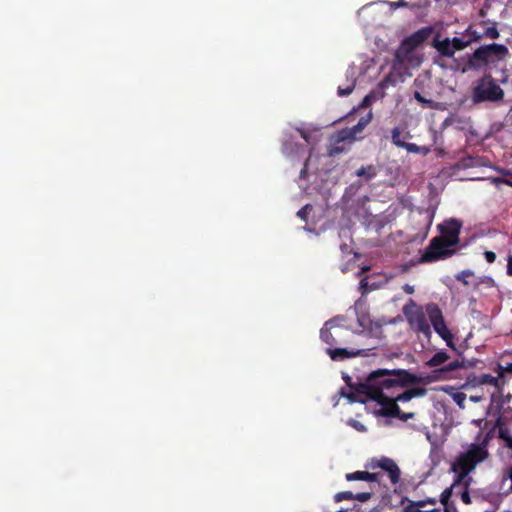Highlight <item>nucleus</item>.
<instances>
[{
	"instance_id": "f257e3e1",
	"label": "nucleus",
	"mask_w": 512,
	"mask_h": 512,
	"mask_svg": "<svg viewBox=\"0 0 512 512\" xmlns=\"http://www.w3.org/2000/svg\"><path fill=\"white\" fill-rule=\"evenodd\" d=\"M419 378L405 369H378L369 374L364 382L350 385L351 393L347 398L351 402L365 403L367 400L376 401L382 406L380 414L394 417L400 414V408L394 397L387 396L384 389H394L415 384Z\"/></svg>"
},
{
	"instance_id": "f03ea898",
	"label": "nucleus",
	"mask_w": 512,
	"mask_h": 512,
	"mask_svg": "<svg viewBox=\"0 0 512 512\" xmlns=\"http://www.w3.org/2000/svg\"><path fill=\"white\" fill-rule=\"evenodd\" d=\"M461 227V222L456 219H451L444 224L438 225L440 235L430 240L429 245L420 258V262H434L454 255L456 253L455 246L460 242Z\"/></svg>"
},
{
	"instance_id": "7ed1b4c3",
	"label": "nucleus",
	"mask_w": 512,
	"mask_h": 512,
	"mask_svg": "<svg viewBox=\"0 0 512 512\" xmlns=\"http://www.w3.org/2000/svg\"><path fill=\"white\" fill-rule=\"evenodd\" d=\"M504 98V90L490 75L485 74L475 81L471 91V101L473 104L496 103Z\"/></svg>"
},
{
	"instance_id": "20e7f679",
	"label": "nucleus",
	"mask_w": 512,
	"mask_h": 512,
	"mask_svg": "<svg viewBox=\"0 0 512 512\" xmlns=\"http://www.w3.org/2000/svg\"><path fill=\"white\" fill-rule=\"evenodd\" d=\"M432 33L433 28L426 26L405 37L394 54L393 68L396 69L410 62L413 51L428 40Z\"/></svg>"
},
{
	"instance_id": "39448f33",
	"label": "nucleus",
	"mask_w": 512,
	"mask_h": 512,
	"mask_svg": "<svg viewBox=\"0 0 512 512\" xmlns=\"http://www.w3.org/2000/svg\"><path fill=\"white\" fill-rule=\"evenodd\" d=\"M403 313L414 332L422 333L426 338H430L432 333L430 324L420 306H417L413 300H410V303L403 307Z\"/></svg>"
},
{
	"instance_id": "423d86ee",
	"label": "nucleus",
	"mask_w": 512,
	"mask_h": 512,
	"mask_svg": "<svg viewBox=\"0 0 512 512\" xmlns=\"http://www.w3.org/2000/svg\"><path fill=\"white\" fill-rule=\"evenodd\" d=\"M426 312L435 332L446 342L449 347L454 348L453 335L446 325L439 306L435 303L427 304Z\"/></svg>"
},
{
	"instance_id": "0eeeda50",
	"label": "nucleus",
	"mask_w": 512,
	"mask_h": 512,
	"mask_svg": "<svg viewBox=\"0 0 512 512\" xmlns=\"http://www.w3.org/2000/svg\"><path fill=\"white\" fill-rule=\"evenodd\" d=\"M508 48L503 44L492 43L477 48L473 53V59L486 64L489 58L496 55L502 59L508 54Z\"/></svg>"
},
{
	"instance_id": "6e6552de",
	"label": "nucleus",
	"mask_w": 512,
	"mask_h": 512,
	"mask_svg": "<svg viewBox=\"0 0 512 512\" xmlns=\"http://www.w3.org/2000/svg\"><path fill=\"white\" fill-rule=\"evenodd\" d=\"M337 318L328 320L320 330L321 340L328 344L331 348L338 343L336 337H340L344 328L335 324Z\"/></svg>"
},
{
	"instance_id": "1a4fd4ad",
	"label": "nucleus",
	"mask_w": 512,
	"mask_h": 512,
	"mask_svg": "<svg viewBox=\"0 0 512 512\" xmlns=\"http://www.w3.org/2000/svg\"><path fill=\"white\" fill-rule=\"evenodd\" d=\"M372 467H379L386 471L392 484L395 485L400 481L401 471L393 459L383 456Z\"/></svg>"
},
{
	"instance_id": "9d476101",
	"label": "nucleus",
	"mask_w": 512,
	"mask_h": 512,
	"mask_svg": "<svg viewBox=\"0 0 512 512\" xmlns=\"http://www.w3.org/2000/svg\"><path fill=\"white\" fill-rule=\"evenodd\" d=\"M462 454L470 461H472L476 466L489 456L487 448L479 446L477 443L471 444L469 449Z\"/></svg>"
},
{
	"instance_id": "9b49d317",
	"label": "nucleus",
	"mask_w": 512,
	"mask_h": 512,
	"mask_svg": "<svg viewBox=\"0 0 512 512\" xmlns=\"http://www.w3.org/2000/svg\"><path fill=\"white\" fill-rule=\"evenodd\" d=\"M327 354L333 361H342L347 358H353L361 355H366L363 350H348L346 348H327Z\"/></svg>"
},
{
	"instance_id": "f8f14e48",
	"label": "nucleus",
	"mask_w": 512,
	"mask_h": 512,
	"mask_svg": "<svg viewBox=\"0 0 512 512\" xmlns=\"http://www.w3.org/2000/svg\"><path fill=\"white\" fill-rule=\"evenodd\" d=\"M432 47H434L437 52L443 56V57H447V58H451L454 56L455 54V51L453 50V48L451 47L452 44L450 42V39L449 38H445L444 40H440L439 39V35H437L433 41H432Z\"/></svg>"
},
{
	"instance_id": "ddd939ff",
	"label": "nucleus",
	"mask_w": 512,
	"mask_h": 512,
	"mask_svg": "<svg viewBox=\"0 0 512 512\" xmlns=\"http://www.w3.org/2000/svg\"><path fill=\"white\" fill-rule=\"evenodd\" d=\"M494 429H498V437L505 442V446L509 449H512V436L502 417L497 418Z\"/></svg>"
},
{
	"instance_id": "4468645a",
	"label": "nucleus",
	"mask_w": 512,
	"mask_h": 512,
	"mask_svg": "<svg viewBox=\"0 0 512 512\" xmlns=\"http://www.w3.org/2000/svg\"><path fill=\"white\" fill-rule=\"evenodd\" d=\"M476 468V465L466 458L463 454H459L455 461L451 464V471L462 470L471 473Z\"/></svg>"
},
{
	"instance_id": "2eb2a0df",
	"label": "nucleus",
	"mask_w": 512,
	"mask_h": 512,
	"mask_svg": "<svg viewBox=\"0 0 512 512\" xmlns=\"http://www.w3.org/2000/svg\"><path fill=\"white\" fill-rule=\"evenodd\" d=\"M426 394V390L424 388H412L404 391L403 393L398 394L395 396V400L398 402H407L410 401L414 397H421Z\"/></svg>"
},
{
	"instance_id": "dca6fc26",
	"label": "nucleus",
	"mask_w": 512,
	"mask_h": 512,
	"mask_svg": "<svg viewBox=\"0 0 512 512\" xmlns=\"http://www.w3.org/2000/svg\"><path fill=\"white\" fill-rule=\"evenodd\" d=\"M456 473V476L454 478V481L452 483V488H456L457 486H463V488H469L472 484V478L469 476L470 473L462 471V470H456L453 471Z\"/></svg>"
},
{
	"instance_id": "f3484780",
	"label": "nucleus",
	"mask_w": 512,
	"mask_h": 512,
	"mask_svg": "<svg viewBox=\"0 0 512 512\" xmlns=\"http://www.w3.org/2000/svg\"><path fill=\"white\" fill-rule=\"evenodd\" d=\"M499 377H494L491 374H482L479 376H474V378L471 380V383L474 386H481V385H491L494 387L498 386Z\"/></svg>"
},
{
	"instance_id": "a211bd4d",
	"label": "nucleus",
	"mask_w": 512,
	"mask_h": 512,
	"mask_svg": "<svg viewBox=\"0 0 512 512\" xmlns=\"http://www.w3.org/2000/svg\"><path fill=\"white\" fill-rule=\"evenodd\" d=\"M408 138H411L410 133L407 132L404 136H402V130L400 127H394L391 130V141L395 146L399 148L403 147V145L405 144L404 139Z\"/></svg>"
},
{
	"instance_id": "6ab92c4d",
	"label": "nucleus",
	"mask_w": 512,
	"mask_h": 512,
	"mask_svg": "<svg viewBox=\"0 0 512 512\" xmlns=\"http://www.w3.org/2000/svg\"><path fill=\"white\" fill-rule=\"evenodd\" d=\"M449 359V355L445 351H439L435 353L427 362L426 365L429 367H437L444 364Z\"/></svg>"
},
{
	"instance_id": "aec40b11",
	"label": "nucleus",
	"mask_w": 512,
	"mask_h": 512,
	"mask_svg": "<svg viewBox=\"0 0 512 512\" xmlns=\"http://www.w3.org/2000/svg\"><path fill=\"white\" fill-rule=\"evenodd\" d=\"M402 68V66H398L396 69H394L392 67V71L390 73H388L383 79L382 81L380 82V87L381 88H388L389 86H394L396 85L397 81H398V75L396 74V71L397 70H400Z\"/></svg>"
},
{
	"instance_id": "412c9836",
	"label": "nucleus",
	"mask_w": 512,
	"mask_h": 512,
	"mask_svg": "<svg viewBox=\"0 0 512 512\" xmlns=\"http://www.w3.org/2000/svg\"><path fill=\"white\" fill-rule=\"evenodd\" d=\"M377 174L376 168L373 165L361 167L356 171V175L359 177H365L367 180L374 178Z\"/></svg>"
},
{
	"instance_id": "4be33fe9",
	"label": "nucleus",
	"mask_w": 512,
	"mask_h": 512,
	"mask_svg": "<svg viewBox=\"0 0 512 512\" xmlns=\"http://www.w3.org/2000/svg\"><path fill=\"white\" fill-rule=\"evenodd\" d=\"M356 138L351 128L342 129L337 133L334 139L337 140V143H343L345 141H352Z\"/></svg>"
},
{
	"instance_id": "5701e85b",
	"label": "nucleus",
	"mask_w": 512,
	"mask_h": 512,
	"mask_svg": "<svg viewBox=\"0 0 512 512\" xmlns=\"http://www.w3.org/2000/svg\"><path fill=\"white\" fill-rule=\"evenodd\" d=\"M371 117V113H369L367 116L362 117L356 125L351 127V130L353 131L355 136H357V134L361 133L364 130V128L371 121Z\"/></svg>"
},
{
	"instance_id": "b1692460",
	"label": "nucleus",
	"mask_w": 512,
	"mask_h": 512,
	"mask_svg": "<svg viewBox=\"0 0 512 512\" xmlns=\"http://www.w3.org/2000/svg\"><path fill=\"white\" fill-rule=\"evenodd\" d=\"M455 488H452V486L446 488L440 495V502L444 505V508H452L454 506L453 504H449V500L453 494Z\"/></svg>"
},
{
	"instance_id": "393cba45",
	"label": "nucleus",
	"mask_w": 512,
	"mask_h": 512,
	"mask_svg": "<svg viewBox=\"0 0 512 512\" xmlns=\"http://www.w3.org/2000/svg\"><path fill=\"white\" fill-rule=\"evenodd\" d=\"M355 84H356L355 79L349 80V83L345 87H343V86L338 87L337 94L341 97L350 95L355 88Z\"/></svg>"
},
{
	"instance_id": "a878e982",
	"label": "nucleus",
	"mask_w": 512,
	"mask_h": 512,
	"mask_svg": "<svg viewBox=\"0 0 512 512\" xmlns=\"http://www.w3.org/2000/svg\"><path fill=\"white\" fill-rule=\"evenodd\" d=\"M367 471H355L352 473H347L345 478L347 481H366Z\"/></svg>"
},
{
	"instance_id": "bb28decb",
	"label": "nucleus",
	"mask_w": 512,
	"mask_h": 512,
	"mask_svg": "<svg viewBox=\"0 0 512 512\" xmlns=\"http://www.w3.org/2000/svg\"><path fill=\"white\" fill-rule=\"evenodd\" d=\"M414 98L421 104L429 107V108H436L437 105L432 99H427L424 96L421 95L420 92L415 91L414 92Z\"/></svg>"
},
{
	"instance_id": "cd10ccee",
	"label": "nucleus",
	"mask_w": 512,
	"mask_h": 512,
	"mask_svg": "<svg viewBox=\"0 0 512 512\" xmlns=\"http://www.w3.org/2000/svg\"><path fill=\"white\" fill-rule=\"evenodd\" d=\"M450 42L452 44L451 47L453 48V50L455 52L463 50L465 47H467L470 44V41H463L462 39H460L458 37H454L452 40H450Z\"/></svg>"
},
{
	"instance_id": "c85d7f7f",
	"label": "nucleus",
	"mask_w": 512,
	"mask_h": 512,
	"mask_svg": "<svg viewBox=\"0 0 512 512\" xmlns=\"http://www.w3.org/2000/svg\"><path fill=\"white\" fill-rule=\"evenodd\" d=\"M341 143H337L336 139L332 140V144L328 148L329 156H336L344 151V147L340 146Z\"/></svg>"
},
{
	"instance_id": "c756f323",
	"label": "nucleus",
	"mask_w": 512,
	"mask_h": 512,
	"mask_svg": "<svg viewBox=\"0 0 512 512\" xmlns=\"http://www.w3.org/2000/svg\"><path fill=\"white\" fill-rule=\"evenodd\" d=\"M462 365L458 360H455L453 362H450L447 366L435 371L438 374H446L448 372L454 371L458 368H460Z\"/></svg>"
},
{
	"instance_id": "7c9ffc66",
	"label": "nucleus",
	"mask_w": 512,
	"mask_h": 512,
	"mask_svg": "<svg viewBox=\"0 0 512 512\" xmlns=\"http://www.w3.org/2000/svg\"><path fill=\"white\" fill-rule=\"evenodd\" d=\"M453 401L458 405L459 408H465L466 394L463 392H455L452 394Z\"/></svg>"
},
{
	"instance_id": "2f4dec72",
	"label": "nucleus",
	"mask_w": 512,
	"mask_h": 512,
	"mask_svg": "<svg viewBox=\"0 0 512 512\" xmlns=\"http://www.w3.org/2000/svg\"><path fill=\"white\" fill-rule=\"evenodd\" d=\"M335 502H341L343 500H354V494L351 491L338 492L334 496Z\"/></svg>"
},
{
	"instance_id": "473e14b6",
	"label": "nucleus",
	"mask_w": 512,
	"mask_h": 512,
	"mask_svg": "<svg viewBox=\"0 0 512 512\" xmlns=\"http://www.w3.org/2000/svg\"><path fill=\"white\" fill-rule=\"evenodd\" d=\"M483 36L490 39H498L500 37V33L495 25L487 27L483 33Z\"/></svg>"
},
{
	"instance_id": "72a5a7b5",
	"label": "nucleus",
	"mask_w": 512,
	"mask_h": 512,
	"mask_svg": "<svg viewBox=\"0 0 512 512\" xmlns=\"http://www.w3.org/2000/svg\"><path fill=\"white\" fill-rule=\"evenodd\" d=\"M473 276V272L470 270H463L456 275V280L467 285V278Z\"/></svg>"
},
{
	"instance_id": "f704fd0d",
	"label": "nucleus",
	"mask_w": 512,
	"mask_h": 512,
	"mask_svg": "<svg viewBox=\"0 0 512 512\" xmlns=\"http://www.w3.org/2000/svg\"><path fill=\"white\" fill-rule=\"evenodd\" d=\"M497 373L499 378H503L505 373L512 374V363H509L507 366H502L501 364L497 365Z\"/></svg>"
},
{
	"instance_id": "c9c22d12",
	"label": "nucleus",
	"mask_w": 512,
	"mask_h": 512,
	"mask_svg": "<svg viewBox=\"0 0 512 512\" xmlns=\"http://www.w3.org/2000/svg\"><path fill=\"white\" fill-rule=\"evenodd\" d=\"M311 210H312V206L307 204L304 207H302L300 210H298L297 216L300 219H302L303 221H307L308 214L310 213Z\"/></svg>"
},
{
	"instance_id": "e433bc0d",
	"label": "nucleus",
	"mask_w": 512,
	"mask_h": 512,
	"mask_svg": "<svg viewBox=\"0 0 512 512\" xmlns=\"http://www.w3.org/2000/svg\"><path fill=\"white\" fill-rule=\"evenodd\" d=\"M372 498V492H360L354 494V500H358L359 502H367Z\"/></svg>"
},
{
	"instance_id": "4c0bfd02",
	"label": "nucleus",
	"mask_w": 512,
	"mask_h": 512,
	"mask_svg": "<svg viewBox=\"0 0 512 512\" xmlns=\"http://www.w3.org/2000/svg\"><path fill=\"white\" fill-rule=\"evenodd\" d=\"M410 504L415 505L417 507H424L427 504H432V505L436 504V499H434V498H427L425 500H419L417 502L411 501Z\"/></svg>"
},
{
	"instance_id": "58836bf2",
	"label": "nucleus",
	"mask_w": 512,
	"mask_h": 512,
	"mask_svg": "<svg viewBox=\"0 0 512 512\" xmlns=\"http://www.w3.org/2000/svg\"><path fill=\"white\" fill-rule=\"evenodd\" d=\"M404 149L407 150V152L409 153H418L420 152V146L414 144V143H408V142H405V144L403 145Z\"/></svg>"
},
{
	"instance_id": "ea45409f",
	"label": "nucleus",
	"mask_w": 512,
	"mask_h": 512,
	"mask_svg": "<svg viewBox=\"0 0 512 512\" xmlns=\"http://www.w3.org/2000/svg\"><path fill=\"white\" fill-rule=\"evenodd\" d=\"M419 508H420V507H417V506H415V505L409 504V505H407V506L404 508L403 512H437V511H438L437 509H432V510H430V511H422V510H420Z\"/></svg>"
},
{
	"instance_id": "a19ab883",
	"label": "nucleus",
	"mask_w": 512,
	"mask_h": 512,
	"mask_svg": "<svg viewBox=\"0 0 512 512\" xmlns=\"http://www.w3.org/2000/svg\"><path fill=\"white\" fill-rule=\"evenodd\" d=\"M463 492L461 493V500L463 503H465L466 505H469L471 504V497H470V493H469V488H463Z\"/></svg>"
},
{
	"instance_id": "79ce46f5",
	"label": "nucleus",
	"mask_w": 512,
	"mask_h": 512,
	"mask_svg": "<svg viewBox=\"0 0 512 512\" xmlns=\"http://www.w3.org/2000/svg\"><path fill=\"white\" fill-rule=\"evenodd\" d=\"M507 479H510L511 480V486L508 490V493H512V465L510 467H508L506 469V471L504 472L503 474V482L506 481Z\"/></svg>"
},
{
	"instance_id": "37998d69",
	"label": "nucleus",
	"mask_w": 512,
	"mask_h": 512,
	"mask_svg": "<svg viewBox=\"0 0 512 512\" xmlns=\"http://www.w3.org/2000/svg\"><path fill=\"white\" fill-rule=\"evenodd\" d=\"M484 257L488 263H493L496 260V254L493 251H485Z\"/></svg>"
},
{
	"instance_id": "c03bdc74",
	"label": "nucleus",
	"mask_w": 512,
	"mask_h": 512,
	"mask_svg": "<svg viewBox=\"0 0 512 512\" xmlns=\"http://www.w3.org/2000/svg\"><path fill=\"white\" fill-rule=\"evenodd\" d=\"M414 417V413H405L400 410V414L395 416V418H399L402 421H407L408 419H412Z\"/></svg>"
},
{
	"instance_id": "a18cd8bd",
	"label": "nucleus",
	"mask_w": 512,
	"mask_h": 512,
	"mask_svg": "<svg viewBox=\"0 0 512 512\" xmlns=\"http://www.w3.org/2000/svg\"><path fill=\"white\" fill-rule=\"evenodd\" d=\"M389 5H390L391 9H397L399 7H406L408 5V3L405 2L404 0H399L396 2H390Z\"/></svg>"
},
{
	"instance_id": "49530a36",
	"label": "nucleus",
	"mask_w": 512,
	"mask_h": 512,
	"mask_svg": "<svg viewBox=\"0 0 512 512\" xmlns=\"http://www.w3.org/2000/svg\"><path fill=\"white\" fill-rule=\"evenodd\" d=\"M491 432H488L484 438L482 439V441L480 443H477L479 446H483L484 448H487L488 444H489V441L491 439Z\"/></svg>"
},
{
	"instance_id": "de8ad7c7",
	"label": "nucleus",
	"mask_w": 512,
	"mask_h": 512,
	"mask_svg": "<svg viewBox=\"0 0 512 512\" xmlns=\"http://www.w3.org/2000/svg\"><path fill=\"white\" fill-rule=\"evenodd\" d=\"M298 132L300 133V136H301V137H302V138H303L307 143H309V142H310V138H311V136H310V134H309L307 131H305V130H303V129H298Z\"/></svg>"
},
{
	"instance_id": "09e8293b",
	"label": "nucleus",
	"mask_w": 512,
	"mask_h": 512,
	"mask_svg": "<svg viewBox=\"0 0 512 512\" xmlns=\"http://www.w3.org/2000/svg\"><path fill=\"white\" fill-rule=\"evenodd\" d=\"M377 480H378V474L377 473L367 472V474H366V481L375 482Z\"/></svg>"
},
{
	"instance_id": "8fccbe9b",
	"label": "nucleus",
	"mask_w": 512,
	"mask_h": 512,
	"mask_svg": "<svg viewBox=\"0 0 512 512\" xmlns=\"http://www.w3.org/2000/svg\"><path fill=\"white\" fill-rule=\"evenodd\" d=\"M308 162H309V158H307V159H306V162H305V164H304V167H303V169L300 171V178H301V179L306 178Z\"/></svg>"
},
{
	"instance_id": "3c124183",
	"label": "nucleus",
	"mask_w": 512,
	"mask_h": 512,
	"mask_svg": "<svg viewBox=\"0 0 512 512\" xmlns=\"http://www.w3.org/2000/svg\"><path fill=\"white\" fill-rule=\"evenodd\" d=\"M507 274L512 276V255L508 256L507 259Z\"/></svg>"
},
{
	"instance_id": "603ef678",
	"label": "nucleus",
	"mask_w": 512,
	"mask_h": 512,
	"mask_svg": "<svg viewBox=\"0 0 512 512\" xmlns=\"http://www.w3.org/2000/svg\"><path fill=\"white\" fill-rule=\"evenodd\" d=\"M493 181L496 183H504V184H507L512 187V181L507 180V179L495 178V179H493Z\"/></svg>"
},
{
	"instance_id": "864d4df0",
	"label": "nucleus",
	"mask_w": 512,
	"mask_h": 512,
	"mask_svg": "<svg viewBox=\"0 0 512 512\" xmlns=\"http://www.w3.org/2000/svg\"><path fill=\"white\" fill-rule=\"evenodd\" d=\"M403 290L406 294H413L414 293V287L410 286L409 284H405L403 286Z\"/></svg>"
},
{
	"instance_id": "5fc2aeb1",
	"label": "nucleus",
	"mask_w": 512,
	"mask_h": 512,
	"mask_svg": "<svg viewBox=\"0 0 512 512\" xmlns=\"http://www.w3.org/2000/svg\"><path fill=\"white\" fill-rule=\"evenodd\" d=\"M430 151H431V149L429 147L420 146V152H418V153L422 154V155H427L430 153Z\"/></svg>"
},
{
	"instance_id": "6e6d98bb",
	"label": "nucleus",
	"mask_w": 512,
	"mask_h": 512,
	"mask_svg": "<svg viewBox=\"0 0 512 512\" xmlns=\"http://www.w3.org/2000/svg\"><path fill=\"white\" fill-rule=\"evenodd\" d=\"M282 151L283 153H289L292 152V149H290V146L288 145V142H284L282 145Z\"/></svg>"
},
{
	"instance_id": "4d7b16f0",
	"label": "nucleus",
	"mask_w": 512,
	"mask_h": 512,
	"mask_svg": "<svg viewBox=\"0 0 512 512\" xmlns=\"http://www.w3.org/2000/svg\"><path fill=\"white\" fill-rule=\"evenodd\" d=\"M444 512H457L456 507L452 506V508H444Z\"/></svg>"
},
{
	"instance_id": "13d9d810",
	"label": "nucleus",
	"mask_w": 512,
	"mask_h": 512,
	"mask_svg": "<svg viewBox=\"0 0 512 512\" xmlns=\"http://www.w3.org/2000/svg\"><path fill=\"white\" fill-rule=\"evenodd\" d=\"M361 288H365L367 286V280L364 278L360 281Z\"/></svg>"
},
{
	"instance_id": "bf43d9fd",
	"label": "nucleus",
	"mask_w": 512,
	"mask_h": 512,
	"mask_svg": "<svg viewBox=\"0 0 512 512\" xmlns=\"http://www.w3.org/2000/svg\"><path fill=\"white\" fill-rule=\"evenodd\" d=\"M369 101V96H366L364 99H363V102H362V105H366Z\"/></svg>"
},
{
	"instance_id": "052dcab7",
	"label": "nucleus",
	"mask_w": 512,
	"mask_h": 512,
	"mask_svg": "<svg viewBox=\"0 0 512 512\" xmlns=\"http://www.w3.org/2000/svg\"><path fill=\"white\" fill-rule=\"evenodd\" d=\"M479 39H481V36H480V35H476V34H474V40H475V41H477V40H479Z\"/></svg>"
},
{
	"instance_id": "680f3d73",
	"label": "nucleus",
	"mask_w": 512,
	"mask_h": 512,
	"mask_svg": "<svg viewBox=\"0 0 512 512\" xmlns=\"http://www.w3.org/2000/svg\"><path fill=\"white\" fill-rule=\"evenodd\" d=\"M470 399H471L472 401H474V402H476V401L478 400V398H477V397H474V396H471V398H470Z\"/></svg>"
},
{
	"instance_id": "e2e57ef3",
	"label": "nucleus",
	"mask_w": 512,
	"mask_h": 512,
	"mask_svg": "<svg viewBox=\"0 0 512 512\" xmlns=\"http://www.w3.org/2000/svg\"><path fill=\"white\" fill-rule=\"evenodd\" d=\"M337 512H347V511H346V510H339V511H337Z\"/></svg>"
}]
</instances>
